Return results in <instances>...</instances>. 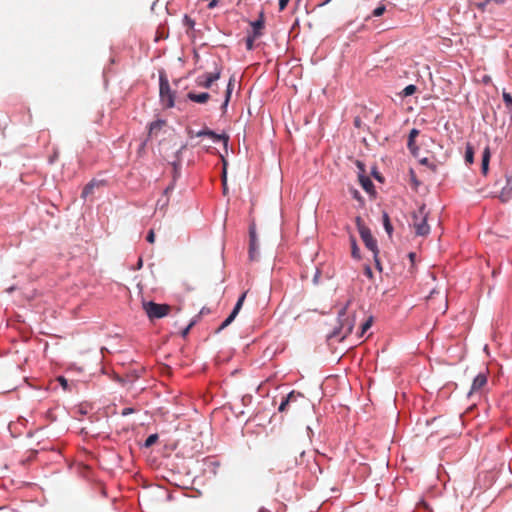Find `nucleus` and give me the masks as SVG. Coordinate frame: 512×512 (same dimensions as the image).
<instances>
[{"label": "nucleus", "instance_id": "obj_3", "mask_svg": "<svg viewBox=\"0 0 512 512\" xmlns=\"http://www.w3.org/2000/svg\"><path fill=\"white\" fill-rule=\"evenodd\" d=\"M356 225L360 234L362 241L364 242L367 249L373 252V255L376 257L379 253L377 241L372 236L370 229L363 223L360 217L356 218Z\"/></svg>", "mask_w": 512, "mask_h": 512}, {"label": "nucleus", "instance_id": "obj_1", "mask_svg": "<svg viewBox=\"0 0 512 512\" xmlns=\"http://www.w3.org/2000/svg\"><path fill=\"white\" fill-rule=\"evenodd\" d=\"M492 194L502 203H506L512 198V171L506 172L496 179Z\"/></svg>", "mask_w": 512, "mask_h": 512}, {"label": "nucleus", "instance_id": "obj_29", "mask_svg": "<svg viewBox=\"0 0 512 512\" xmlns=\"http://www.w3.org/2000/svg\"><path fill=\"white\" fill-rule=\"evenodd\" d=\"M290 0H279V10L283 11L288 5Z\"/></svg>", "mask_w": 512, "mask_h": 512}, {"label": "nucleus", "instance_id": "obj_40", "mask_svg": "<svg viewBox=\"0 0 512 512\" xmlns=\"http://www.w3.org/2000/svg\"><path fill=\"white\" fill-rule=\"evenodd\" d=\"M365 273L367 274V276L372 277V271H371L370 267H366Z\"/></svg>", "mask_w": 512, "mask_h": 512}, {"label": "nucleus", "instance_id": "obj_16", "mask_svg": "<svg viewBox=\"0 0 512 512\" xmlns=\"http://www.w3.org/2000/svg\"><path fill=\"white\" fill-rule=\"evenodd\" d=\"M359 182L366 192L373 191L374 185L369 177L365 175H359Z\"/></svg>", "mask_w": 512, "mask_h": 512}, {"label": "nucleus", "instance_id": "obj_23", "mask_svg": "<svg viewBox=\"0 0 512 512\" xmlns=\"http://www.w3.org/2000/svg\"><path fill=\"white\" fill-rule=\"evenodd\" d=\"M371 325H372V318H369L366 322H364L362 324L359 337L364 336L365 332L371 327Z\"/></svg>", "mask_w": 512, "mask_h": 512}, {"label": "nucleus", "instance_id": "obj_36", "mask_svg": "<svg viewBox=\"0 0 512 512\" xmlns=\"http://www.w3.org/2000/svg\"><path fill=\"white\" fill-rule=\"evenodd\" d=\"M374 260H375V264H376L377 269H379L381 271L382 268H381V265H380V261L378 259V255L376 257L374 256Z\"/></svg>", "mask_w": 512, "mask_h": 512}, {"label": "nucleus", "instance_id": "obj_9", "mask_svg": "<svg viewBox=\"0 0 512 512\" xmlns=\"http://www.w3.org/2000/svg\"><path fill=\"white\" fill-rule=\"evenodd\" d=\"M245 297H246V293H243L239 297V299H238L234 309L232 310L231 314L223 321V323L220 325L218 330H222V329L226 328L228 325H230L232 323V321L235 319V317L239 313V311H240V309H241V307L243 305V302L245 300Z\"/></svg>", "mask_w": 512, "mask_h": 512}, {"label": "nucleus", "instance_id": "obj_39", "mask_svg": "<svg viewBox=\"0 0 512 512\" xmlns=\"http://www.w3.org/2000/svg\"><path fill=\"white\" fill-rule=\"evenodd\" d=\"M185 19H186V21H187L188 25H189L190 27H193V25H194V21H193V20H191L190 18H188L187 16L185 17Z\"/></svg>", "mask_w": 512, "mask_h": 512}, {"label": "nucleus", "instance_id": "obj_4", "mask_svg": "<svg viewBox=\"0 0 512 512\" xmlns=\"http://www.w3.org/2000/svg\"><path fill=\"white\" fill-rule=\"evenodd\" d=\"M160 101L165 108H172L174 106L175 94L171 90L165 75H160Z\"/></svg>", "mask_w": 512, "mask_h": 512}, {"label": "nucleus", "instance_id": "obj_15", "mask_svg": "<svg viewBox=\"0 0 512 512\" xmlns=\"http://www.w3.org/2000/svg\"><path fill=\"white\" fill-rule=\"evenodd\" d=\"M253 27L254 37H258L261 35V29L264 27V18L263 13L260 14V18L251 23Z\"/></svg>", "mask_w": 512, "mask_h": 512}, {"label": "nucleus", "instance_id": "obj_2", "mask_svg": "<svg viewBox=\"0 0 512 512\" xmlns=\"http://www.w3.org/2000/svg\"><path fill=\"white\" fill-rule=\"evenodd\" d=\"M428 211L426 205L419 206L417 211L412 213V227L418 236H427L430 233V226L427 223Z\"/></svg>", "mask_w": 512, "mask_h": 512}, {"label": "nucleus", "instance_id": "obj_7", "mask_svg": "<svg viewBox=\"0 0 512 512\" xmlns=\"http://www.w3.org/2000/svg\"><path fill=\"white\" fill-rule=\"evenodd\" d=\"M299 399H305L304 395L300 392L291 391L280 403L278 408L279 412L287 411L290 406L297 408L295 404Z\"/></svg>", "mask_w": 512, "mask_h": 512}, {"label": "nucleus", "instance_id": "obj_20", "mask_svg": "<svg viewBox=\"0 0 512 512\" xmlns=\"http://www.w3.org/2000/svg\"><path fill=\"white\" fill-rule=\"evenodd\" d=\"M465 161L468 164H472L474 161V151L472 146L467 145L466 151H465Z\"/></svg>", "mask_w": 512, "mask_h": 512}, {"label": "nucleus", "instance_id": "obj_12", "mask_svg": "<svg viewBox=\"0 0 512 512\" xmlns=\"http://www.w3.org/2000/svg\"><path fill=\"white\" fill-rule=\"evenodd\" d=\"M490 158H491L490 148H489V146H486L482 152V160H481V172L484 176H486L488 174Z\"/></svg>", "mask_w": 512, "mask_h": 512}, {"label": "nucleus", "instance_id": "obj_18", "mask_svg": "<svg viewBox=\"0 0 512 512\" xmlns=\"http://www.w3.org/2000/svg\"><path fill=\"white\" fill-rule=\"evenodd\" d=\"M351 241V255L355 259H360V250L357 246L356 239L354 237L350 238Z\"/></svg>", "mask_w": 512, "mask_h": 512}, {"label": "nucleus", "instance_id": "obj_26", "mask_svg": "<svg viewBox=\"0 0 512 512\" xmlns=\"http://www.w3.org/2000/svg\"><path fill=\"white\" fill-rule=\"evenodd\" d=\"M385 10H386V8L384 5L378 6L377 8L374 9L373 16L379 17V16L383 15Z\"/></svg>", "mask_w": 512, "mask_h": 512}, {"label": "nucleus", "instance_id": "obj_43", "mask_svg": "<svg viewBox=\"0 0 512 512\" xmlns=\"http://www.w3.org/2000/svg\"><path fill=\"white\" fill-rule=\"evenodd\" d=\"M223 184H224V190H226V180L225 179L223 181Z\"/></svg>", "mask_w": 512, "mask_h": 512}, {"label": "nucleus", "instance_id": "obj_30", "mask_svg": "<svg viewBox=\"0 0 512 512\" xmlns=\"http://www.w3.org/2000/svg\"><path fill=\"white\" fill-rule=\"evenodd\" d=\"M419 130L413 128L410 133H409V137H411L412 139H416L419 135Z\"/></svg>", "mask_w": 512, "mask_h": 512}, {"label": "nucleus", "instance_id": "obj_27", "mask_svg": "<svg viewBox=\"0 0 512 512\" xmlns=\"http://www.w3.org/2000/svg\"><path fill=\"white\" fill-rule=\"evenodd\" d=\"M420 163H421V164H424V165H428V166H429L433 171H435V170H436V168H437L436 164H434V163H431V164H430V163H429L428 158H423V159H421V160H420Z\"/></svg>", "mask_w": 512, "mask_h": 512}, {"label": "nucleus", "instance_id": "obj_17", "mask_svg": "<svg viewBox=\"0 0 512 512\" xmlns=\"http://www.w3.org/2000/svg\"><path fill=\"white\" fill-rule=\"evenodd\" d=\"M233 86H234V79L230 78L229 83H228L227 88H226V91H225V99H224V102H223V108H225L228 105V103H229V100H230V97H231V93H232V90H233Z\"/></svg>", "mask_w": 512, "mask_h": 512}, {"label": "nucleus", "instance_id": "obj_32", "mask_svg": "<svg viewBox=\"0 0 512 512\" xmlns=\"http://www.w3.org/2000/svg\"><path fill=\"white\" fill-rule=\"evenodd\" d=\"M134 412H135V410L133 408H124L122 410V412H121V415L122 416H127V415H129L131 413H134Z\"/></svg>", "mask_w": 512, "mask_h": 512}, {"label": "nucleus", "instance_id": "obj_41", "mask_svg": "<svg viewBox=\"0 0 512 512\" xmlns=\"http://www.w3.org/2000/svg\"><path fill=\"white\" fill-rule=\"evenodd\" d=\"M331 0H325L323 3L320 4V6H324L326 4H328Z\"/></svg>", "mask_w": 512, "mask_h": 512}, {"label": "nucleus", "instance_id": "obj_19", "mask_svg": "<svg viewBox=\"0 0 512 512\" xmlns=\"http://www.w3.org/2000/svg\"><path fill=\"white\" fill-rule=\"evenodd\" d=\"M383 225L387 234L390 236L392 234L393 227L392 224L390 223V219L387 213L383 214Z\"/></svg>", "mask_w": 512, "mask_h": 512}, {"label": "nucleus", "instance_id": "obj_34", "mask_svg": "<svg viewBox=\"0 0 512 512\" xmlns=\"http://www.w3.org/2000/svg\"><path fill=\"white\" fill-rule=\"evenodd\" d=\"M254 38H255V37L253 36V38L249 37V38H247V40H246V46H247V48H248L249 50H250V49H252V47H253V41H254Z\"/></svg>", "mask_w": 512, "mask_h": 512}, {"label": "nucleus", "instance_id": "obj_31", "mask_svg": "<svg viewBox=\"0 0 512 512\" xmlns=\"http://www.w3.org/2000/svg\"><path fill=\"white\" fill-rule=\"evenodd\" d=\"M58 381L64 389L67 388L68 381L63 376L58 377Z\"/></svg>", "mask_w": 512, "mask_h": 512}, {"label": "nucleus", "instance_id": "obj_13", "mask_svg": "<svg viewBox=\"0 0 512 512\" xmlns=\"http://www.w3.org/2000/svg\"><path fill=\"white\" fill-rule=\"evenodd\" d=\"M196 136L197 137L207 136V137L211 138L213 141H221V140H223L224 142L228 141L227 136L216 134L214 131L209 130V129H204V130L197 132Z\"/></svg>", "mask_w": 512, "mask_h": 512}, {"label": "nucleus", "instance_id": "obj_33", "mask_svg": "<svg viewBox=\"0 0 512 512\" xmlns=\"http://www.w3.org/2000/svg\"><path fill=\"white\" fill-rule=\"evenodd\" d=\"M161 127V122H153L150 124V132L154 129H159Z\"/></svg>", "mask_w": 512, "mask_h": 512}, {"label": "nucleus", "instance_id": "obj_38", "mask_svg": "<svg viewBox=\"0 0 512 512\" xmlns=\"http://www.w3.org/2000/svg\"><path fill=\"white\" fill-rule=\"evenodd\" d=\"M173 188H174V187H173V185H172V184H171V185H169V186L164 190V194H165V195H167L170 191H172V190H173Z\"/></svg>", "mask_w": 512, "mask_h": 512}, {"label": "nucleus", "instance_id": "obj_24", "mask_svg": "<svg viewBox=\"0 0 512 512\" xmlns=\"http://www.w3.org/2000/svg\"><path fill=\"white\" fill-rule=\"evenodd\" d=\"M158 440L157 434H151L145 441V447H150Z\"/></svg>", "mask_w": 512, "mask_h": 512}, {"label": "nucleus", "instance_id": "obj_6", "mask_svg": "<svg viewBox=\"0 0 512 512\" xmlns=\"http://www.w3.org/2000/svg\"><path fill=\"white\" fill-rule=\"evenodd\" d=\"M340 327L338 331H335V335H339L341 340L350 335L355 325V319L350 318L346 315V307L339 312Z\"/></svg>", "mask_w": 512, "mask_h": 512}, {"label": "nucleus", "instance_id": "obj_14", "mask_svg": "<svg viewBox=\"0 0 512 512\" xmlns=\"http://www.w3.org/2000/svg\"><path fill=\"white\" fill-rule=\"evenodd\" d=\"M187 97L189 100H191L193 102L203 104V103H206L211 98V95L206 92H203V93L189 92L187 94Z\"/></svg>", "mask_w": 512, "mask_h": 512}, {"label": "nucleus", "instance_id": "obj_37", "mask_svg": "<svg viewBox=\"0 0 512 512\" xmlns=\"http://www.w3.org/2000/svg\"><path fill=\"white\" fill-rule=\"evenodd\" d=\"M191 326H192V324L188 325V327L183 330L182 335L184 337L189 333Z\"/></svg>", "mask_w": 512, "mask_h": 512}, {"label": "nucleus", "instance_id": "obj_8", "mask_svg": "<svg viewBox=\"0 0 512 512\" xmlns=\"http://www.w3.org/2000/svg\"><path fill=\"white\" fill-rule=\"evenodd\" d=\"M220 75L221 71L218 69L213 73L203 74L202 76L198 77L197 84L203 88H211L213 83L220 78Z\"/></svg>", "mask_w": 512, "mask_h": 512}, {"label": "nucleus", "instance_id": "obj_11", "mask_svg": "<svg viewBox=\"0 0 512 512\" xmlns=\"http://www.w3.org/2000/svg\"><path fill=\"white\" fill-rule=\"evenodd\" d=\"M486 383H487L486 375L483 373L478 374L473 380L470 394L481 391L483 389V387L486 385Z\"/></svg>", "mask_w": 512, "mask_h": 512}, {"label": "nucleus", "instance_id": "obj_35", "mask_svg": "<svg viewBox=\"0 0 512 512\" xmlns=\"http://www.w3.org/2000/svg\"><path fill=\"white\" fill-rule=\"evenodd\" d=\"M142 266H143V260H142V258L140 257V258L138 259L137 264H136L135 270H139V269H141V268H142Z\"/></svg>", "mask_w": 512, "mask_h": 512}, {"label": "nucleus", "instance_id": "obj_21", "mask_svg": "<svg viewBox=\"0 0 512 512\" xmlns=\"http://www.w3.org/2000/svg\"><path fill=\"white\" fill-rule=\"evenodd\" d=\"M416 90H417V87L413 84H410L403 89L401 95L403 97L411 96L416 92Z\"/></svg>", "mask_w": 512, "mask_h": 512}, {"label": "nucleus", "instance_id": "obj_5", "mask_svg": "<svg viewBox=\"0 0 512 512\" xmlns=\"http://www.w3.org/2000/svg\"><path fill=\"white\" fill-rule=\"evenodd\" d=\"M143 308L150 319L162 318L171 310V306L168 304H158L152 301L144 302Z\"/></svg>", "mask_w": 512, "mask_h": 512}, {"label": "nucleus", "instance_id": "obj_25", "mask_svg": "<svg viewBox=\"0 0 512 512\" xmlns=\"http://www.w3.org/2000/svg\"><path fill=\"white\" fill-rule=\"evenodd\" d=\"M408 149L413 153L416 154L417 147L415 146V139H412L411 137H408V143H407Z\"/></svg>", "mask_w": 512, "mask_h": 512}, {"label": "nucleus", "instance_id": "obj_22", "mask_svg": "<svg viewBox=\"0 0 512 512\" xmlns=\"http://www.w3.org/2000/svg\"><path fill=\"white\" fill-rule=\"evenodd\" d=\"M94 186H95V183L94 182H90L88 183L84 188H83V191H82V198H86L88 197L90 194L93 193V189H94Z\"/></svg>", "mask_w": 512, "mask_h": 512}, {"label": "nucleus", "instance_id": "obj_42", "mask_svg": "<svg viewBox=\"0 0 512 512\" xmlns=\"http://www.w3.org/2000/svg\"><path fill=\"white\" fill-rule=\"evenodd\" d=\"M409 257L413 260V259H414V257H415V254H414V253H410V254H409Z\"/></svg>", "mask_w": 512, "mask_h": 512}, {"label": "nucleus", "instance_id": "obj_28", "mask_svg": "<svg viewBox=\"0 0 512 512\" xmlns=\"http://www.w3.org/2000/svg\"><path fill=\"white\" fill-rule=\"evenodd\" d=\"M146 239H147V241H148L149 243H151V244H152V243H154V241H155V233H154V231H153V230H150V231L148 232V235H147Z\"/></svg>", "mask_w": 512, "mask_h": 512}, {"label": "nucleus", "instance_id": "obj_10", "mask_svg": "<svg viewBox=\"0 0 512 512\" xmlns=\"http://www.w3.org/2000/svg\"><path fill=\"white\" fill-rule=\"evenodd\" d=\"M257 238L256 234L253 230L250 231V243H249V258L252 261H256L259 258V253L257 251Z\"/></svg>", "mask_w": 512, "mask_h": 512}]
</instances>
